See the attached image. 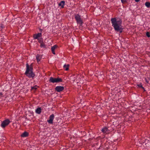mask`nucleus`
<instances>
[{"label":"nucleus","instance_id":"0eeeda50","mask_svg":"<svg viewBox=\"0 0 150 150\" xmlns=\"http://www.w3.org/2000/svg\"><path fill=\"white\" fill-rule=\"evenodd\" d=\"M42 34L41 33H39L34 35L33 38L34 39H37L38 40V42L41 40L42 39L41 38Z\"/></svg>","mask_w":150,"mask_h":150},{"label":"nucleus","instance_id":"4468645a","mask_svg":"<svg viewBox=\"0 0 150 150\" xmlns=\"http://www.w3.org/2000/svg\"><path fill=\"white\" fill-rule=\"evenodd\" d=\"M40 40L39 42L40 43V46L41 47L45 48L46 47V46L45 44L43 43L42 41V40Z\"/></svg>","mask_w":150,"mask_h":150},{"label":"nucleus","instance_id":"f3484780","mask_svg":"<svg viewBox=\"0 0 150 150\" xmlns=\"http://www.w3.org/2000/svg\"><path fill=\"white\" fill-rule=\"evenodd\" d=\"M41 111V109L40 108H37L35 110L36 113L38 114H40Z\"/></svg>","mask_w":150,"mask_h":150},{"label":"nucleus","instance_id":"9b49d317","mask_svg":"<svg viewBox=\"0 0 150 150\" xmlns=\"http://www.w3.org/2000/svg\"><path fill=\"white\" fill-rule=\"evenodd\" d=\"M101 131L104 134H108L110 132V131L108 128L105 127L102 128Z\"/></svg>","mask_w":150,"mask_h":150},{"label":"nucleus","instance_id":"dca6fc26","mask_svg":"<svg viewBox=\"0 0 150 150\" xmlns=\"http://www.w3.org/2000/svg\"><path fill=\"white\" fill-rule=\"evenodd\" d=\"M28 135V132H25L21 134V136L22 137H27Z\"/></svg>","mask_w":150,"mask_h":150},{"label":"nucleus","instance_id":"1a4fd4ad","mask_svg":"<svg viewBox=\"0 0 150 150\" xmlns=\"http://www.w3.org/2000/svg\"><path fill=\"white\" fill-rule=\"evenodd\" d=\"M54 118V115L53 114H52L50 116L49 119L47 120V122L49 124H52Z\"/></svg>","mask_w":150,"mask_h":150},{"label":"nucleus","instance_id":"b1692460","mask_svg":"<svg viewBox=\"0 0 150 150\" xmlns=\"http://www.w3.org/2000/svg\"><path fill=\"white\" fill-rule=\"evenodd\" d=\"M140 0H135L136 2H138Z\"/></svg>","mask_w":150,"mask_h":150},{"label":"nucleus","instance_id":"423d86ee","mask_svg":"<svg viewBox=\"0 0 150 150\" xmlns=\"http://www.w3.org/2000/svg\"><path fill=\"white\" fill-rule=\"evenodd\" d=\"M49 81L52 83H58L62 81V79L60 78H54L51 77H50Z\"/></svg>","mask_w":150,"mask_h":150},{"label":"nucleus","instance_id":"ddd939ff","mask_svg":"<svg viewBox=\"0 0 150 150\" xmlns=\"http://www.w3.org/2000/svg\"><path fill=\"white\" fill-rule=\"evenodd\" d=\"M42 58V56L41 55L38 54L36 56V59L38 62L40 61Z\"/></svg>","mask_w":150,"mask_h":150},{"label":"nucleus","instance_id":"412c9836","mask_svg":"<svg viewBox=\"0 0 150 150\" xmlns=\"http://www.w3.org/2000/svg\"><path fill=\"white\" fill-rule=\"evenodd\" d=\"M146 35L148 37H150V33L149 32H147L146 33Z\"/></svg>","mask_w":150,"mask_h":150},{"label":"nucleus","instance_id":"f03ea898","mask_svg":"<svg viewBox=\"0 0 150 150\" xmlns=\"http://www.w3.org/2000/svg\"><path fill=\"white\" fill-rule=\"evenodd\" d=\"M111 21L112 26L115 30L117 31H120V33L122 31L123 28L122 26V21L121 20H117L116 18H111Z\"/></svg>","mask_w":150,"mask_h":150},{"label":"nucleus","instance_id":"7ed1b4c3","mask_svg":"<svg viewBox=\"0 0 150 150\" xmlns=\"http://www.w3.org/2000/svg\"><path fill=\"white\" fill-rule=\"evenodd\" d=\"M25 74L29 78L33 77L35 76L32 71L31 67H29L28 64H26V69Z\"/></svg>","mask_w":150,"mask_h":150},{"label":"nucleus","instance_id":"20e7f679","mask_svg":"<svg viewBox=\"0 0 150 150\" xmlns=\"http://www.w3.org/2000/svg\"><path fill=\"white\" fill-rule=\"evenodd\" d=\"M75 18L76 21L78 24L80 25H81L83 24L82 20L81 18V16L78 14H76L75 16Z\"/></svg>","mask_w":150,"mask_h":150},{"label":"nucleus","instance_id":"6ab92c4d","mask_svg":"<svg viewBox=\"0 0 150 150\" xmlns=\"http://www.w3.org/2000/svg\"><path fill=\"white\" fill-rule=\"evenodd\" d=\"M145 5L148 8L150 7V3L149 2H146L145 3Z\"/></svg>","mask_w":150,"mask_h":150},{"label":"nucleus","instance_id":"39448f33","mask_svg":"<svg viewBox=\"0 0 150 150\" xmlns=\"http://www.w3.org/2000/svg\"><path fill=\"white\" fill-rule=\"evenodd\" d=\"M10 122L11 121L9 119H6L2 122L1 124V127L3 128H4L8 125Z\"/></svg>","mask_w":150,"mask_h":150},{"label":"nucleus","instance_id":"f8f14e48","mask_svg":"<svg viewBox=\"0 0 150 150\" xmlns=\"http://www.w3.org/2000/svg\"><path fill=\"white\" fill-rule=\"evenodd\" d=\"M57 47V45H54V46H52L51 47V50H52V53L54 54H55V53L54 52V50Z\"/></svg>","mask_w":150,"mask_h":150},{"label":"nucleus","instance_id":"393cba45","mask_svg":"<svg viewBox=\"0 0 150 150\" xmlns=\"http://www.w3.org/2000/svg\"><path fill=\"white\" fill-rule=\"evenodd\" d=\"M139 87H143L142 86V85H139Z\"/></svg>","mask_w":150,"mask_h":150},{"label":"nucleus","instance_id":"4be33fe9","mask_svg":"<svg viewBox=\"0 0 150 150\" xmlns=\"http://www.w3.org/2000/svg\"><path fill=\"white\" fill-rule=\"evenodd\" d=\"M127 0H121V1L122 3L124 4L127 2Z\"/></svg>","mask_w":150,"mask_h":150},{"label":"nucleus","instance_id":"f257e3e1","mask_svg":"<svg viewBox=\"0 0 150 150\" xmlns=\"http://www.w3.org/2000/svg\"><path fill=\"white\" fill-rule=\"evenodd\" d=\"M135 144L137 146L141 147L142 150L144 148L148 149V147L150 146V138L147 137H144L136 142Z\"/></svg>","mask_w":150,"mask_h":150},{"label":"nucleus","instance_id":"bb28decb","mask_svg":"<svg viewBox=\"0 0 150 150\" xmlns=\"http://www.w3.org/2000/svg\"><path fill=\"white\" fill-rule=\"evenodd\" d=\"M146 79V81L147 83H148V81H147V80H146V79Z\"/></svg>","mask_w":150,"mask_h":150},{"label":"nucleus","instance_id":"9d476101","mask_svg":"<svg viewBox=\"0 0 150 150\" xmlns=\"http://www.w3.org/2000/svg\"><path fill=\"white\" fill-rule=\"evenodd\" d=\"M64 89L63 86H58L55 87V90L58 92H60L62 91Z\"/></svg>","mask_w":150,"mask_h":150},{"label":"nucleus","instance_id":"aec40b11","mask_svg":"<svg viewBox=\"0 0 150 150\" xmlns=\"http://www.w3.org/2000/svg\"><path fill=\"white\" fill-rule=\"evenodd\" d=\"M38 87V86H35L33 87H31V89L32 90H35Z\"/></svg>","mask_w":150,"mask_h":150},{"label":"nucleus","instance_id":"2eb2a0df","mask_svg":"<svg viewBox=\"0 0 150 150\" xmlns=\"http://www.w3.org/2000/svg\"><path fill=\"white\" fill-rule=\"evenodd\" d=\"M65 1H62L59 4V6H61L62 8H63L65 5Z\"/></svg>","mask_w":150,"mask_h":150},{"label":"nucleus","instance_id":"6e6552de","mask_svg":"<svg viewBox=\"0 0 150 150\" xmlns=\"http://www.w3.org/2000/svg\"><path fill=\"white\" fill-rule=\"evenodd\" d=\"M79 76L77 75L75 76L74 75H72L70 77V79L73 81H74L76 80V81H77L79 80Z\"/></svg>","mask_w":150,"mask_h":150},{"label":"nucleus","instance_id":"a211bd4d","mask_svg":"<svg viewBox=\"0 0 150 150\" xmlns=\"http://www.w3.org/2000/svg\"><path fill=\"white\" fill-rule=\"evenodd\" d=\"M69 64H65L63 66V67L65 70L67 71L69 69Z\"/></svg>","mask_w":150,"mask_h":150},{"label":"nucleus","instance_id":"5701e85b","mask_svg":"<svg viewBox=\"0 0 150 150\" xmlns=\"http://www.w3.org/2000/svg\"><path fill=\"white\" fill-rule=\"evenodd\" d=\"M0 27L1 28H3L4 27V26L2 24H1L0 25Z\"/></svg>","mask_w":150,"mask_h":150},{"label":"nucleus","instance_id":"a878e982","mask_svg":"<svg viewBox=\"0 0 150 150\" xmlns=\"http://www.w3.org/2000/svg\"><path fill=\"white\" fill-rule=\"evenodd\" d=\"M2 95H3V94H2V93L0 92V96H1Z\"/></svg>","mask_w":150,"mask_h":150}]
</instances>
